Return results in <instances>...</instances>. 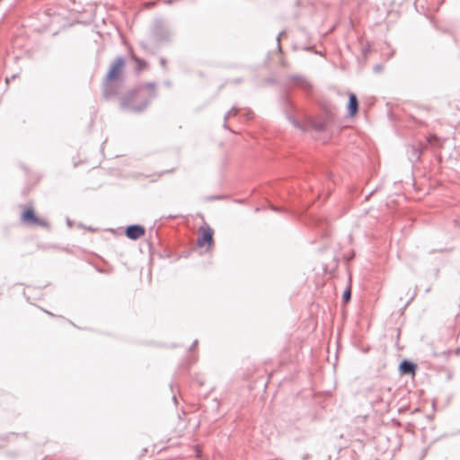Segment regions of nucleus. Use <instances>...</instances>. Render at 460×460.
Listing matches in <instances>:
<instances>
[{
  "instance_id": "obj_1",
  "label": "nucleus",
  "mask_w": 460,
  "mask_h": 460,
  "mask_svg": "<svg viewBox=\"0 0 460 460\" xmlns=\"http://www.w3.org/2000/svg\"><path fill=\"white\" fill-rule=\"evenodd\" d=\"M155 94L153 84H146L133 91L128 92L120 101L121 106L133 111L143 110L152 100Z\"/></svg>"
},
{
  "instance_id": "obj_2",
  "label": "nucleus",
  "mask_w": 460,
  "mask_h": 460,
  "mask_svg": "<svg viewBox=\"0 0 460 460\" xmlns=\"http://www.w3.org/2000/svg\"><path fill=\"white\" fill-rule=\"evenodd\" d=\"M214 232L208 226H202L199 228V237L197 239V245L199 248L203 249L204 252H210L214 246Z\"/></svg>"
},
{
  "instance_id": "obj_3",
  "label": "nucleus",
  "mask_w": 460,
  "mask_h": 460,
  "mask_svg": "<svg viewBox=\"0 0 460 460\" xmlns=\"http://www.w3.org/2000/svg\"><path fill=\"white\" fill-rule=\"evenodd\" d=\"M21 219L23 223L32 226H48V222L45 218L37 216L35 209L31 206H25L21 214Z\"/></svg>"
},
{
  "instance_id": "obj_4",
  "label": "nucleus",
  "mask_w": 460,
  "mask_h": 460,
  "mask_svg": "<svg viewBox=\"0 0 460 460\" xmlns=\"http://www.w3.org/2000/svg\"><path fill=\"white\" fill-rule=\"evenodd\" d=\"M124 65H125V62H124L123 58H117L111 64V66L110 67V70L107 74V79L109 81L117 80L120 76V75L123 71Z\"/></svg>"
},
{
  "instance_id": "obj_5",
  "label": "nucleus",
  "mask_w": 460,
  "mask_h": 460,
  "mask_svg": "<svg viewBox=\"0 0 460 460\" xmlns=\"http://www.w3.org/2000/svg\"><path fill=\"white\" fill-rule=\"evenodd\" d=\"M145 228L137 225L130 226L126 230V235L131 240L139 239L145 235Z\"/></svg>"
},
{
  "instance_id": "obj_6",
  "label": "nucleus",
  "mask_w": 460,
  "mask_h": 460,
  "mask_svg": "<svg viewBox=\"0 0 460 460\" xmlns=\"http://www.w3.org/2000/svg\"><path fill=\"white\" fill-rule=\"evenodd\" d=\"M358 102L355 93L349 94L348 110L351 117L355 116L358 112Z\"/></svg>"
},
{
  "instance_id": "obj_7",
  "label": "nucleus",
  "mask_w": 460,
  "mask_h": 460,
  "mask_svg": "<svg viewBox=\"0 0 460 460\" xmlns=\"http://www.w3.org/2000/svg\"><path fill=\"white\" fill-rule=\"evenodd\" d=\"M399 369L402 374H409L414 376L416 371V365L407 360H403L400 364Z\"/></svg>"
},
{
  "instance_id": "obj_8",
  "label": "nucleus",
  "mask_w": 460,
  "mask_h": 460,
  "mask_svg": "<svg viewBox=\"0 0 460 460\" xmlns=\"http://www.w3.org/2000/svg\"><path fill=\"white\" fill-rule=\"evenodd\" d=\"M427 141L429 145L435 146L438 147L443 146V141L436 135H430L428 137Z\"/></svg>"
},
{
  "instance_id": "obj_9",
  "label": "nucleus",
  "mask_w": 460,
  "mask_h": 460,
  "mask_svg": "<svg viewBox=\"0 0 460 460\" xmlns=\"http://www.w3.org/2000/svg\"><path fill=\"white\" fill-rule=\"evenodd\" d=\"M137 63V70L141 71L146 67V63L143 60H140L138 58H135Z\"/></svg>"
},
{
  "instance_id": "obj_10",
  "label": "nucleus",
  "mask_w": 460,
  "mask_h": 460,
  "mask_svg": "<svg viewBox=\"0 0 460 460\" xmlns=\"http://www.w3.org/2000/svg\"><path fill=\"white\" fill-rule=\"evenodd\" d=\"M350 296H351V292H350V289H347L345 290V292L343 293V298H344V301L347 303L349 301L350 299Z\"/></svg>"
}]
</instances>
